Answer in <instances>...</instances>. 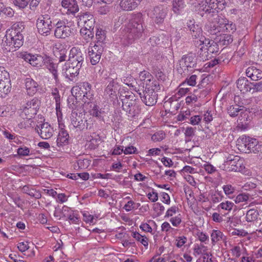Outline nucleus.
<instances>
[{
    "label": "nucleus",
    "instance_id": "1",
    "mask_svg": "<svg viewBox=\"0 0 262 262\" xmlns=\"http://www.w3.org/2000/svg\"><path fill=\"white\" fill-rule=\"evenodd\" d=\"M143 31L142 20L139 15L128 24L127 30L123 35V43L125 45L132 43L135 39L142 36Z\"/></svg>",
    "mask_w": 262,
    "mask_h": 262
},
{
    "label": "nucleus",
    "instance_id": "2",
    "mask_svg": "<svg viewBox=\"0 0 262 262\" xmlns=\"http://www.w3.org/2000/svg\"><path fill=\"white\" fill-rule=\"evenodd\" d=\"M122 107L128 117L138 116L141 112L139 101L133 95H126L121 99Z\"/></svg>",
    "mask_w": 262,
    "mask_h": 262
},
{
    "label": "nucleus",
    "instance_id": "3",
    "mask_svg": "<svg viewBox=\"0 0 262 262\" xmlns=\"http://www.w3.org/2000/svg\"><path fill=\"white\" fill-rule=\"evenodd\" d=\"M202 45V46L200 48L201 52L199 55L203 60L208 59L209 54L219 52L218 45L213 40L206 38L203 40H201V43L199 46Z\"/></svg>",
    "mask_w": 262,
    "mask_h": 262
},
{
    "label": "nucleus",
    "instance_id": "4",
    "mask_svg": "<svg viewBox=\"0 0 262 262\" xmlns=\"http://www.w3.org/2000/svg\"><path fill=\"white\" fill-rule=\"evenodd\" d=\"M144 89V83L140 89H138L137 92L140 96L142 102L147 106H152L157 102L158 94L151 89L150 87Z\"/></svg>",
    "mask_w": 262,
    "mask_h": 262
},
{
    "label": "nucleus",
    "instance_id": "5",
    "mask_svg": "<svg viewBox=\"0 0 262 262\" xmlns=\"http://www.w3.org/2000/svg\"><path fill=\"white\" fill-rule=\"evenodd\" d=\"M243 162L239 156L230 155L227 157L223 168L228 171H241L245 168Z\"/></svg>",
    "mask_w": 262,
    "mask_h": 262
},
{
    "label": "nucleus",
    "instance_id": "6",
    "mask_svg": "<svg viewBox=\"0 0 262 262\" xmlns=\"http://www.w3.org/2000/svg\"><path fill=\"white\" fill-rule=\"evenodd\" d=\"M51 16L48 14L40 15L36 21V27L39 34L48 36L52 29Z\"/></svg>",
    "mask_w": 262,
    "mask_h": 262
},
{
    "label": "nucleus",
    "instance_id": "7",
    "mask_svg": "<svg viewBox=\"0 0 262 262\" xmlns=\"http://www.w3.org/2000/svg\"><path fill=\"white\" fill-rule=\"evenodd\" d=\"M196 67V58L194 54H188L184 55L180 60V68L178 71L180 73L191 71L192 69Z\"/></svg>",
    "mask_w": 262,
    "mask_h": 262
},
{
    "label": "nucleus",
    "instance_id": "8",
    "mask_svg": "<svg viewBox=\"0 0 262 262\" xmlns=\"http://www.w3.org/2000/svg\"><path fill=\"white\" fill-rule=\"evenodd\" d=\"M81 68L78 64H74L67 61L62 67V73L66 78L73 81L78 77Z\"/></svg>",
    "mask_w": 262,
    "mask_h": 262
},
{
    "label": "nucleus",
    "instance_id": "9",
    "mask_svg": "<svg viewBox=\"0 0 262 262\" xmlns=\"http://www.w3.org/2000/svg\"><path fill=\"white\" fill-rule=\"evenodd\" d=\"M71 120V123L74 127L78 128L80 130L88 129L91 128V124L88 122L89 121L81 114H78L75 112H72Z\"/></svg>",
    "mask_w": 262,
    "mask_h": 262
},
{
    "label": "nucleus",
    "instance_id": "10",
    "mask_svg": "<svg viewBox=\"0 0 262 262\" xmlns=\"http://www.w3.org/2000/svg\"><path fill=\"white\" fill-rule=\"evenodd\" d=\"M54 36L57 38L65 39L72 33L71 28L61 20H58L55 25Z\"/></svg>",
    "mask_w": 262,
    "mask_h": 262
},
{
    "label": "nucleus",
    "instance_id": "11",
    "mask_svg": "<svg viewBox=\"0 0 262 262\" xmlns=\"http://www.w3.org/2000/svg\"><path fill=\"white\" fill-rule=\"evenodd\" d=\"M103 49V46L101 43L95 44L93 46L89 47L88 54L93 65H96L99 62Z\"/></svg>",
    "mask_w": 262,
    "mask_h": 262
},
{
    "label": "nucleus",
    "instance_id": "12",
    "mask_svg": "<svg viewBox=\"0 0 262 262\" xmlns=\"http://www.w3.org/2000/svg\"><path fill=\"white\" fill-rule=\"evenodd\" d=\"M11 88L9 74L5 70H0V95H7L10 92Z\"/></svg>",
    "mask_w": 262,
    "mask_h": 262
},
{
    "label": "nucleus",
    "instance_id": "13",
    "mask_svg": "<svg viewBox=\"0 0 262 262\" xmlns=\"http://www.w3.org/2000/svg\"><path fill=\"white\" fill-rule=\"evenodd\" d=\"M186 26L189 31V34L193 39H198L197 43L200 44L201 40H203L206 38L202 35V29L198 25H195L193 20H190L187 23Z\"/></svg>",
    "mask_w": 262,
    "mask_h": 262
},
{
    "label": "nucleus",
    "instance_id": "14",
    "mask_svg": "<svg viewBox=\"0 0 262 262\" xmlns=\"http://www.w3.org/2000/svg\"><path fill=\"white\" fill-rule=\"evenodd\" d=\"M39 102L37 98H33L28 101L23 108V113L27 119H31L35 116L39 109Z\"/></svg>",
    "mask_w": 262,
    "mask_h": 262
},
{
    "label": "nucleus",
    "instance_id": "15",
    "mask_svg": "<svg viewBox=\"0 0 262 262\" xmlns=\"http://www.w3.org/2000/svg\"><path fill=\"white\" fill-rule=\"evenodd\" d=\"M85 55L77 47H73L70 52L68 61L74 63V64H78L79 67H82L84 61Z\"/></svg>",
    "mask_w": 262,
    "mask_h": 262
},
{
    "label": "nucleus",
    "instance_id": "16",
    "mask_svg": "<svg viewBox=\"0 0 262 262\" xmlns=\"http://www.w3.org/2000/svg\"><path fill=\"white\" fill-rule=\"evenodd\" d=\"M167 9L162 6H158L154 8L149 13L148 15L152 18L155 23L161 24L163 22L167 14Z\"/></svg>",
    "mask_w": 262,
    "mask_h": 262
},
{
    "label": "nucleus",
    "instance_id": "17",
    "mask_svg": "<svg viewBox=\"0 0 262 262\" xmlns=\"http://www.w3.org/2000/svg\"><path fill=\"white\" fill-rule=\"evenodd\" d=\"M78 25L82 27H94L95 19L93 15L89 12L80 13L77 16Z\"/></svg>",
    "mask_w": 262,
    "mask_h": 262
},
{
    "label": "nucleus",
    "instance_id": "18",
    "mask_svg": "<svg viewBox=\"0 0 262 262\" xmlns=\"http://www.w3.org/2000/svg\"><path fill=\"white\" fill-rule=\"evenodd\" d=\"M35 129L40 137L46 140L50 139L54 132L53 128L48 122L40 124V126H37Z\"/></svg>",
    "mask_w": 262,
    "mask_h": 262
},
{
    "label": "nucleus",
    "instance_id": "19",
    "mask_svg": "<svg viewBox=\"0 0 262 262\" xmlns=\"http://www.w3.org/2000/svg\"><path fill=\"white\" fill-rule=\"evenodd\" d=\"M19 58L29 62L34 67L41 66L42 61L41 56L31 55L27 53H20L18 56Z\"/></svg>",
    "mask_w": 262,
    "mask_h": 262
},
{
    "label": "nucleus",
    "instance_id": "20",
    "mask_svg": "<svg viewBox=\"0 0 262 262\" xmlns=\"http://www.w3.org/2000/svg\"><path fill=\"white\" fill-rule=\"evenodd\" d=\"M214 19V22H213L210 26V33L212 34H216L223 31L224 29V26L226 25V22H228L227 19L218 15Z\"/></svg>",
    "mask_w": 262,
    "mask_h": 262
},
{
    "label": "nucleus",
    "instance_id": "21",
    "mask_svg": "<svg viewBox=\"0 0 262 262\" xmlns=\"http://www.w3.org/2000/svg\"><path fill=\"white\" fill-rule=\"evenodd\" d=\"M79 84L82 93V101L84 103H89L93 96L91 92V85L87 82H80Z\"/></svg>",
    "mask_w": 262,
    "mask_h": 262
},
{
    "label": "nucleus",
    "instance_id": "22",
    "mask_svg": "<svg viewBox=\"0 0 262 262\" xmlns=\"http://www.w3.org/2000/svg\"><path fill=\"white\" fill-rule=\"evenodd\" d=\"M251 138L242 136L240 137L237 140L236 145L238 149L241 151L245 153H250V150L248 149L250 142H251Z\"/></svg>",
    "mask_w": 262,
    "mask_h": 262
},
{
    "label": "nucleus",
    "instance_id": "23",
    "mask_svg": "<svg viewBox=\"0 0 262 262\" xmlns=\"http://www.w3.org/2000/svg\"><path fill=\"white\" fill-rule=\"evenodd\" d=\"M237 87L245 93L253 90V83L250 82L246 78H240L237 81Z\"/></svg>",
    "mask_w": 262,
    "mask_h": 262
},
{
    "label": "nucleus",
    "instance_id": "24",
    "mask_svg": "<svg viewBox=\"0 0 262 262\" xmlns=\"http://www.w3.org/2000/svg\"><path fill=\"white\" fill-rule=\"evenodd\" d=\"M247 77L252 80H258L262 78V71L254 67H249L246 71Z\"/></svg>",
    "mask_w": 262,
    "mask_h": 262
},
{
    "label": "nucleus",
    "instance_id": "25",
    "mask_svg": "<svg viewBox=\"0 0 262 262\" xmlns=\"http://www.w3.org/2000/svg\"><path fill=\"white\" fill-rule=\"evenodd\" d=\"M62 6L68 9V11L74 14L79 11V7L76 0H62Z\"/></svg>",
    "mask_w": 262,
    "mask_h": 262
},
{
    "label": "nucleus",
    "instance_id": "26",
    "mask_svg": "<svg viewBox=\"0 0 262 262\" xmlns=\"http://www.w3.org/2000/svg\"><path fill=\"white\" fill-rule=\"evenodd\" d=\"M69 135L66 130L61 128L57 138L56 143L58 146H62L69 142Z\"/></svg>",
    "mask_w": 262,
    "mask_h": 262
},
{
    "label": "nucleus",
    "instance_id": "27",
    "mask_svg": "<svg viewBox=\"0 0 262 262\" xmlns=\"http://www.w3.org/2000/svg\"><path fill=\"white\" fill-rule=\"evenodd\" d=\"M6 37H9L12 40V38H15V42H13L15 47L20 48L23 44V34H18V32H14L13 30H8L7 31Z\"/></svg>",
    "mask_w": 262,
    "mask_h": 262
},
{
    "label": "nucleus",
    "instance_id": "28",
    "mask_svg": "<svg viewBox=\"0 0 262 262\" xmlns=\"http://www.w3.org/2000/svg\"><path fill=\"white\" fill-rule=\"evenodd\" d=\"M25 85L27 93L29 95H34L37 91L38 84L32 79L27 78L26 79Z\"/></svg>",
    "mask_w": 262,
    "mask_h": 262
},
{
    "label": "nucleus",
    "instance_id": "29",
    "mask_svg": "<svg viewBox=\"0 0 262 262\" xmlns=\"http://www.w3.org/2000/svg\"><path fill=\"white\" fill-rule=\"evenodd\" d=\"M12 40L6 37V35L4 39L3 40L2 48L5 53L13 52L16 50L18 47H15V45L13 43Z\"/></svg>",
    "mask_w": 262,
    "mask_h": 262
},
{
    "label": "nucleus",
    "instance_id": "30",
    "mask_svg": "<svg viewBox=\"0 0 262 262\" xmlns=\"http://www.w3.org/2000/svg\"><path fill=\"white\" fill-rule=\"evenodd\" d=\"M94 27H82L80 29V34L83 37V38L86 40L87 42L89 41L94 36Z\"/></svg>",
    "mask_w": 262,
    "mask_h": 262
},
{
    "label": "nucleus",
    "instance_id": "31",
    "mask_svg": "<svg viewBox=\"0 0 262 262\" xmlns=\"http://www.w3.org/2000/svg\"><path fill=\"white\" fill-rule=\"evenodd\" d=\"M202 7V10L208 13H214L217 8L216 4L212 0H205V4H203Z\"/></svg>",
    "mask_w": 262,
    "mask_h": 262
},
{
    "label": "nucleus",
    "instance_id": "32",
    "mask_svg": "<svg viewBox=\"0 0 262 262\" xmlns=\"http://www.w3.org/2000/svg\"><path fill=\"white\" fill-rule=\"evenodd\" d=\"M46 66L47 68L52 74L56 82H58L59 79L57 70V65L49 60L48 61L46 62Z\"/></svg>",
    "mask_w": 262,
    "mask_h": 262
},
{
    "label": "nucleus",
    "instance_id": "33",
    "mask_svg": "<svg viewBox=\"0 0 262 262\" xmlns=\"http://www.w3.org/2000/svg\"><path fill=\"white\" fill-rule=\"evenodd\" d=\"M120 6L123 10L131 11L136 8L133 0H121Z\"/></svg>",
    "mask_w": 262,
    "mask_h": 262
},
{
    "label": "nucleus",
    "instance_id": "34",
    "mask_svg": "<svg viewBox=\"0 0 262 262\" xmlns=\"http://www.w3.org/2000/svg\"><path fill=\"white\" fill-rule=\"evenodd\" d=\"M123 82L128 86L132 88L133 90H135L136 92H137L138 89H140L141 87L140 85H139L138 87L136 85L137 83L136 79L131 75H128L124 78L123 79Z\"/></svg>",
    "mask_w": 262,
    "mask_h": 262
},
{
    "label": "nucleus",
    "instance_id": "35",
    "mask_svg": "<svg viewBox=\"0 0 262 262\" xmlns=\"http://www.w3.org/2000/svg\"><path fill=\"white\" fill-rule=\"evenodd\" d=\"M258 215V212L257 210L250 209L246 213V221L248 222H253L257 219Z\"/></svg>",
    "mask_w": 262,
    "mask_h": 262
},
{
    "label": "nucleus",
    "instance_id": "36",
    "mask_svg": "<svg viewBox=\"0 0 262 262\" xmlns=\"http://www.w3.org/2000/svg\"><path fill=\"white\" fill-rule=\"evenodd\" d=\"M1 17H11L14 15V11L10 7H6L3 4V6L2 7V9L0 11Z\"/></svg>",
    "mask_w": 262,
    "mask_h": 262
},
{
    "label": "nucleus",
    "instance_id": "37",
    "mask_svg": "<svg viewBox=\"0 0 262 262\" xmlns=\"http://www.w3.org/2000/svg\"><path fill=\"white\" fill-rule=\"evenodd\" d=\"M211 237L212 243L214 245L217 242L223 239V234L220 230H213L211 234Z\"/></svg>",
    "mask_w": 262,
    "mask_h": 262
},
{
    "label": "nucleus",
    "instance_id": "38",
    "mask_svg": "<svg viewBox=\"0 0 262 262\" xmlns=\"http://www.w3.org/2000/svg\"><path fill=\"white\" fill-rule=\"evenodd\" d=\"M109 84L105 89V92L110 96L115 95L116 93L115 82L113 79H109Z\"/></svg>",
    "mask_w": 262,
    "mask_h": 262
},
{
    "label": "nucleus",
    "instance_id": "39",
    "mask_svg": "<svg viewBox=\"0 0 262 262\" xmlns=\"http://www.w3.org/2000/svg\"><path fill=\"white\" fill-rule=\"evenodd\" d=\"M184 5L183 0H173L172 10L174 13H178L184 7Z\"/></svg>",
    "mask_w": 262,
    "mask_h": 262
},
{
    "label": "nucleus",
    "instance_id": "40",
    "mask_svg": "<svg viewBox=\"0 0 262 262\" xmlns=\"http://www.w3.org/2000/svg\"><path fill=\"white\" fill-rule=\"evenodd\" d=\"M133 236L138 241L143 244L145 247L148 246L147 238L146 237L140 234L138 232H135L133 233Z\"/></svg>",
    "mask_w": 262,
    "mask_h": 262
},
{
    "label": "nucleus",
    "instance_id": "41",
    "mask_svg": "<svg viewBox=\"0 0 262 262\" xmlns=\"http://www.w3.org/2000/svg\"><path fill=\"white\" fill-rule=\"evenodd\" d=\"M233 38L230 34H224L220 36L219 42L223 45H228L231 43Z\"/></svg>",
    "mask_w": 262,
    "mask_h": 262
},
{
    "label": "nucleus",
    "instance_id": "42",
    "mask_svg": "<svg viewBox=\"0 0 262 262\" xmlns=\"http://www.w3.org/2000/svg\"><path fill=\"white\" fill-rule=\"evenodd\" d=\"M241 110L237 105H230L227 107V112L231 117H235L237 115L238 113Z\"/></svg>",
    "mask_w": 262,
    "mask_h": 262
},
{
    "label": "nucleus",
    "instance_id": "43",
    "mask_svg": "<svg viewBox=\"0 0 262 262\" xmlns=\"http://www.w3.org/2000/svg\"><path fill=\"white\" fill-rule=\"evenodd\" d=\"M96 38L97 39L96 44L101 43L103 45L102 42L105 38L104 31L102 29H97L96 33Z\"/></svg>",
    "mask_w": 262,
    "mask_h": 262
},
{
    "label": "nucleus",
    "instance_id": "44",
    "mask_svg": "<svg viewBox=\"0 0 262 262\" xmlns=\"http://www.w3.org/2000/svg\"><path fill=\"white\" fill-rule=\"evenodd\" d=\"M139 77L141 81H143L147 83V81H148V82H151V78L152 77V76L148 72L143 71L140 72Z\"/></svg>",
    "mask_w": 262,
    "mask_h": 262
},
{
    "label": "nucleus",
    "instance_id": "45",
    "mask_svg": "<svg viewBox=\"0 0 262 262\" xmlns=\"http://www.w3.org/2000/svg\"><path fill=\"white\" fill-rule=\"evenodd\" d=\"M165 134L163 131H159L155 133L151 137V139L155 142H159L162 141L165 138Z\"/></svg>",
    "mask_w": 262,
    "mask_h": 262
},
{
    "label": "nucleus",
    "instance_id": "46",
    "mask_svg": "<svg viewBox=\"0 0 262 262\" xmlns=\"http://www.w3.org/2000/svg\"><path fill=\"white\" fill-rule=\"evenodd\" d=\"M224 29L223 31H226L228 33H233L236 30V27L235 24L229 21L228 20V22H226V25L224 26Z\"/></svg>",
    "mask_w": 262,
    "mask_h": 262
},
{
    "label": "nucleus",
    "instance_id": "47",
    "mask_svg": "<svg viewBox=\"0 0 262 262\" xmlns=\"http://www.w3.org/2000/svg\"><path fill=\"white\" fill-rule=\"evenodd\" d=\"M72 95L76 98H79L82 100V93L81 92L79 84L76 86H74L71 90Z\"/></svg>",
    "mask_w": 262,
    "mask_h": 262
},
{
    "label": "nucleus",
    "instance_id": "48",
    "mask_svg": "<svg viewBox=\"0 0 262 262\" xmlns=\"http://www.w3.org/2000/svg\"><path fill=\"white\" fill-rule=\"evenodd\" d=\"M24 29V27L21 23H16L14 24L11 27V28L8 30H13L14 32H16V33L18 32V34H22L21 32Z\"/></svg>",
    "mask_w": 262,
    "mask_h": 262
},
{
    "label": "nucleus",
    "instance_id": "49",
    "mask_svg": "<svg viewBox=\"0 0 262 262\" xmlns=\"http://www.w3.org/2000/svg\"><path fill=\"white\" fill-rule=\"evenodd\" d=\"M13 3L19 8H24L28 4L30 0H12Z\"/></svg>",
    "mask_w": 262,
    "mask_h": 262
},
{
    "label": "nucleus",
    "instance_id": "50",
    "mask_svg": "<svg viewBox=\"0 0 262 262\" xmlns=\"http://www.w3.org/2000/svg\"><path fill=\"white\" fill-rule=\"evenodd\" d=\"M250 197V195L246 193H241L238 194L235 200L236 203L247 201Z\"/></svg>",
    "mask_w": 262,
    "mask_h": 262
},
{
    "label": "nucleus",
    "instance_id": "51",
    "mask_svg": "<svg viewBox=\"0 0 262 262\" xmlns=\"http://www.w3.org/2000/svg\"><path fill=\"white\" fill-rule=\"evenodd\" d=\"M223 189L224 190L225 193L227 195H230L232 194L235 190V188L230 184L224 185L223 187Z\"/></svg>",
    "mask_w": 262,
    "mask_h": 262
},
{
    "label": "nucleus",
    "instance_id": "52",
    "mask_svg": "<svg viewBox=\"0 0 262 262\" xmlns=\"http://www.w3.org/2000/svg\"><path fill=\"white\" fill-rule=\"evenodd\" d=\"M179 209L176 206H172L171 207L169 208L167 211H166V213L165 215V218L166 217H172L174 214H176L177 212H178Z\"/></svg>",
    "mask_w": 262,
    "mask_h": 262
},
{
    "label": "nucleus",
    "instance_id": "53",
    "mask_svg": "<svg viewBox=\"0 0 262 262\" xmlns=\"http://www.w3.org/2000/svg\"><path fill=\"white\" fill-rule=\"evenodd\" d=\"M101 114V111L99 110L98 107L97 105H94L93 109L91 111V115L95 116L100 119L102 118Z\"/></svg>",
    "mask_w": 262,
    "mask_h": 262
},
{
    "label": "nucleus",
    "instance_id": "54",
    "mask_svg": "<svg viewBox=\"0 0 262 262\" xmlns=\"http://www.w3.org/2000/svg\"><path fill=\"white\" fill-rule=\"evenodd\" d=\"M148 87H150L152 90L157 92L158 90L160 89V86L158 82L157 81H154L146 83V88H148Z\"/></svg>",
    "mask_w": 262,
    "mask_h": 262
},
{
    "label": "nucleus",
    "instance_id": "55",
    "mask_svg": "<svg viewBox=\"0 0 262 262\" xmlns=\"http://www.w3.org/2000/svg\"><path fill=\"white\" fill-rule=\"evenodd\" d=\"M170 222L173 226L178 227L182 222L181 215L179 214L175 217H172L170 219Z\"/></svg>",
    "mask_w": 262,
    "mask_h": 262
},
{
    "label": "nucleus",
    "instance_id": "56",
    "mask_svg": "<svg viewBox=\"0 0 262 262\" xmlns=\"http://www.w3.org/2000/svg\"><path fill=\"white\" fill-rule=\"evenodd\" d=\"M195 128L192 127H188L186 128L185 135L186 138H188V141L191 140L190 138L194 135Z\"/></svg>",
    "mask_w": 262,
    "mask_h": 262
},
{
    "label": "nucleus",
    "instance_id": "57",
    "mask_svg": "<svg viewBox=\"0 0 262 262\" xmlns=\"http://www.w3.org/2000/svg\"><path fill=\"white\" fill-rule=\"evenodd\" d=\"M17 154L20 156H28L30 154V149L27 147H19L17 149Z\"/></svg>",
    "mask_w": 262,
    "mask_h": 262
},
{
    "label": "nucleus",
    "instance_id": "58",
    "mask_svg": "<svg viewBox=\"0 0 262 262\" xmlns=\"http://www.w3.org/2000/svg\"><path fill=\"white\" fill-rule=\"evenodd\" d=\"M234 204L229 201H227L225 203H222L220 206L223 209L226 210H231L232 209Z\"/></svg>",
    "mask_w": 262,
    "mask_h": 262
},
{
    "label": "nucleus",
    "instance_id": "59",
    "mask_svg": "<svg viewBox=\"0 0 262 262\" xmlns=\"http://www.w3.org/2000/svg\"><path fill=\"white\" fill-rule=\"evenodd\" d=\"M17 248L20 251L23 252L27 250L29 246L27 242H21L18 244Z\"/></svg>",
    "mask_w": 262,
    "mask_h": 262
},
{
    "label": "nucleus",
    "instance_id": "60",
    "mask_svg": "<svg viewBox=\"0 0 262 262\" xmlns=\"http://www.w3.org/2000/svg\"><path fill=\"white\" fill-rule=\"evenodd\" d=\"M147 196L148 198L152 202H155L158 199V193L152 191L151 192H149Z\"/></svg>",
    "mask_w": 262,
    "mask_h": 262
},
{
    "label": "nucleus",
    "instance_id": "61",
    "mask_svg": "<svg viewBox=\"0 0 262 262\" xmlns=\"http://www.w3.org/2000/svg\"><path fill=\"white\" fill-rule=\"evenodd\" d=\"M186 242V238L185 236H180L176 239V246L180 248Z\"/></svg>",
    "mask_w": 262,
    "mask_h": 262
},
{
    "label": "nucleus",
    "instance_id": "62",
    "mask_svg": "<svg viewBox=\"0 0 262 262\" xmlns=\"http://www.w3.org/2000/svg\"><path fill=\"white\" fill-rule=\"evenodd\" d=\"M196 76L195 75H191L189 78H187L185 81L190 86H194L196 84Z\"/></svg>",
    "mask_w": 262,
    "mask_h": 262
},
{
    "label": "nucleus",
    "instance_id": "63",
    "mask_svg": "<svg viewBox=\"0 0 262 262\" xmlns=\"http://www.w3.org/2000/svg\"><path fill=\"white\" fill-rule=\"evenodd\" d=\"M67 50L65 49H61L59 51V56L58 57L59 61L62 62L65 61L67 57Z\"/></svg>",
    "mask_w": 262,
    "mask_h": 262
},
{
    "label": "nucleus",
    "instance_id": "64",
    "mask_svg": "<svg viewBox=\"0 0 262 262\" xmlns=\"http://www.w3.org/2000/svg\"><path fill=\"white\" fill-rule=\"evenodd\" d=\"M201 119V117L199 115L192 116L190 119V123L193 125L198 124L200 122Z\"/></svg>",
    "mask_w": 262,
    "mask_h": 262
}]
</instances>
